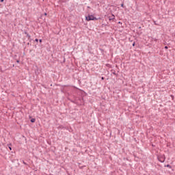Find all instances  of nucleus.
I'll return each mask as SVG.
<instances>
[{
  "mask_svg": "<svg viewBox=\"0 0 175 175\" xmlns=\"http://www.w3.org/2000/svg\"><path fill=\"white\" fill-rule=\"evenodd\" d=\"M85 19L88 21L97 20V18L94 17L93 15H88V16L85 17Z\"/></svg>",
  "mask_w": 175,
  "mask_h": 175,
  "instance_id": "f257e3e1",
  "label": "nucleus"
},
{
  "mask_svg": "<svg viewBox=\"0 0 175 175\" xmlns=\"http://www.w3.org/2000/svg\"><path fill=\"white\" fill-rule=\"evenodd\" d=\"M159 161H160L161 163H164V161H165V158H164V157H162L161 159H159Z\"/></svg>",
  "mask_w": 175,
  "mask_h": 175,
  "instance_id": "f03ea898",
  "label": "nucleus"
},
{
  "mask_svg": "<svg viewBox=\"0 0 175 175\" xmlns=\"http://www.w3.org/2000/svg\"><path fill=\"white\" fill-rule=\"evenodd\" d=\"M35 121H36V120H35L34 118H33V119L31 120V122L32 123L35 122Z\"/></svg>",
  "mask_w": 175,
  "mask_h": 175,
  "instance_id": "7ed1b4c3",
  "label": "nucleus"
},
{
  "mask_svg": "<svg viewBox=\"0 0 175 175\" xmlns=\"http://www.w3.org/2000/svg\"><path fill=\"white\" fill-rule=\"evenodd\" d=\"M44 15L45 16H47V14H46V13H44Z\"/></svg>",
  "mask_w": 175,
  "mask_h": 175,
  "instance_id": "20e7f679",
  "label": "nucleus"
},
{
  "mask_svg": "<svg viewBox=\"0 0 175 175\" xmlns=\"http://www.w3.org/2000/svg\"><path fill=\"white\" fill-rule=\"evenodd\" d=\"M135 42H133V46H135Z\"/></svg>",
  "mask_w": 175,
  "mask_h": 175,
  "instance_id": "39448f33",
  "label": "nucleus"
},
{
  "mask_svg": "<svg viewBox=\"0 0 175 175\" xmlns=\"http://www.w3.org/2000/svg\"><path fill=\"white\" fill-rule=\"evenodd\" d=\"M39 41V40L38 39H36V42H38Z\"/></svg>",
  "mask_w": 175,
  "mask_h": 175,
  "instance_id": "423d86ee",
  "label": "nucleus"
},
{
  "mask_svg": "<svg viewBox=\"0 0 175 175\" xmlns=\"http://www.w3.org/2000/svg\"><path fill=\"white\" fill-rule=\"evenodd\" d=\"M168 49V47L167 46H165V49Z\"/></svg>",
  "mask_w": 175,
  "mask_h": 175,
  "instance_id": "0eeeda50",
  "label": "nucleus"
},
{
  "mask_svg": "<svg viewBox=\"0 0 175 175\" xmlns=\"http://www.w3.org/2000/svg\"><path fill=\"white\" fill-rule=\"evenodd\" d=\"M9 150H12V148H11V147H9Z\"/></svg>",
  "mask_w": 175,
  "mask_h": 175,
  "instance_id": "6e6552de",
  "label": "nucleus"
},
{
  "mask_svg": "<svg viewBox=\"0 0 175 175\" xmlns=\"http://www.w3.org/2000/svg\"><path fill=\"white\" fill-rule=\"evenodd\" d=\"M121 6H122V7H124V4H122Z\"/></svg>",
  "mask_w": 175,
  "mask_h": 175,
  "instance_id": "1a4fd4ad",
  "label": "nucleus"
},
{
  "mask_svg": "<svg viewBox=\"0 0 175 175\" xmlns=\"http://www.w3.org/2000/svg\"><path fill=\"white\" fill-rule=\"evenodd\" d=\"M39 41H40V42H42V40H40Z\"/></svg>",
  "mask_w": 175,
  "mask_h": 175,
  "instance_id": "9d476101",
  "label": "nucleus"
},
{
  "mask_svg": "<svg viewBox=\"0 0 175 175\" xmlns=\"http://www.w3.org/2000/svg\"><path fill=\"white\" fill-rule=\"evenodd\" d=\"M16 62H17V63H19V60H17Z\"/></svg>",
  "mask_w": 175,
  "mask_h": 175,
  "instance_id": "9b49d317",
  "label": "nucleus"
},
{
  "mask_svg": "<svg viewBox=\"0 0 175 175\" xmlns=\"http://www.w3.org/2000/svg\"><path fill=\"white\" fill-rule=\"evenodd\" d=\"M102 80H104V78H103V77H102Z\"/></svg>",
  "mask_w": 175,
  "mask_h": 175,
  "instance_id": "f8f14e48",
  "label": "nucleus"
},
{
  "mask_svg": "<svg viewBox=\"0 0 175 175\" xmlns=\"http://www.w3.org/2000/svg\"><path fill=\"white\" fill-rule=\"evenodd\" d=\"M1 2H3V0H1Z\"/></svg>",
  "mask_w": 175,
  "mask_h": 175,
  "instance_id": "ddd939ff",
  "label": "nucleus"
}]
</instances>
